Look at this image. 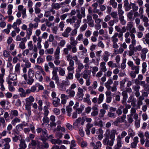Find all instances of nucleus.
Returning <instances> with one entry per match:
<instances>
[{
	"mask_svg": "<svg viewBox=\"0 0 149 149\" xmlns=\"http://www.w3.org/2000/svg\"><path fill=\"white\" fill-rule=\"evenodd\" d=\"M117 131L116 130H112L110 131L109 129L106 130L105 132L106 136H108L110 139H112L115 140V134H117Z\"/></svg>",
	"mask_w": 149,
	"mask_h": 149,
	"instance_id": "nucleus-1",
	"label": "nucleus"
},
{
	"mask_svg": "<svg viewBox=\"0 0 149 149\" xmlns=\"http://www.w3.org/2000/svg\"><path fill=\"white\" fill-rule=\"evenodd\" d=\"M114 141L112 139H110L109 136H107L103 139L102 142L104 145L112 146Z\"/></svg>",
	"mask_w": 149,
	"mask_h": 149,
	"instance_id": "nucleus-2",
	"label": "nucleus"
},
{
	"mask_svg": "<svg viewBox=\"0 0 149 149\" xmlns=\"http://www.w3.org/2000/svg\"><path fill=\"white\" fill-rule=\"evenodd\" d=\"M18 11H20L22 14L23 18H26L27 16L26 13V9L22 5H19L17 7Z\"/></svg>",
	"mask_w": 149,
	"mask_h": 149,
	"instance_id": "nucleus-3",
	"label": "nucleus"
},
{
	"mask_svg": "<svg viewBox=\"0 0 149 149\" xmlns=\"http://www.w3.org/2000/svg\"><path fill=\"white\" fill-rule=\"evenodd\" d=\"M83 92V90L80 87L78 88V92L77 94V98L79 100H81L82 99L84 95Z\"/></svg>",
	"mask_w": 149,
	"mask_h": 149,
	"instance_id": "nucleus-4",
	"label": "nucleus"
},
{
	"mask_svg": "<svg viewBox=\"0 0 149 149\" xmlns=\"http://www.w3.org/2000/svg\"><path fill=\"white\" fill-rule=\"evenodd\" d=\"M58 71H52V79L55 81V83L58 84L59 83V79L57 74Z\"/></svg>",
	"mask_w": 149,
	"mask_h": 149,
	"instance_id": "nucleus-5",
	"label": "nucleus"
},
{
	"mask_svg": "<svg viewBox=\"0 0 149 149\" xmlns=\"http://www.w3.org/2000/svg\"><path fill=\"white\" fill-rule=\"evenodd\" d=\"M85 117H84L82 118H79L76 120L74 123V125L77 126L79 124L83 125L84 124L85 121Z\"/></svg>",
	"mask_w": 149,
	"mask_h": 149,
	"instance_id": "nucleus-6",
	"label": "nucleus"
},
{
	"mask_svg": "<svg viewBox=\"0 0 149 149\" xmlns=\"http://www.w3.org/2000/svg\"><path fill=\"white\" fill-rule=\"evenodd\" d=\"M82 77L85 79L90 78L91 72L90 70L88 69H85L82 72Z\"/></svg>",
	"mask_w": 149,
	"mask_h": 149,
	"instance_id": "nucleus-7",
	"label": "nucleus"
},
{
	"mask_svg": "<svg viewBox=\"0 0 149 149\" xmlns=\"http://www.w3.org/2000/svg\"><path fill=\"white\" fill-rule=\"evenodd\" d=\"M136 109L132 107L130 110V116L133 117V118L135 120L138 119V114L136 113Z\"/></svg>",
	"mask_w": 149,
	"mask_h": 149,
	"instance_id": "nucleus-8",
	"label": "nucleus"
},
{
	"mask_svg": "<svg viewBox=\"0 0 149 149\" xmlns=\"http://www.w3.org/2000/svg\"><path fill=\"white\" fill-rule=\"evenodd\" d=\"M66 92L68 97L69 98L73 97L75 94L74 91L69 88L66 90Z\"/></svg>",
	"mask_w": 149,
	"mask_h": 149,
	"instance_id": "nucleus-9",
	"label": "nucleus"
},
{
	"mask_svg": "<svg viewBox=\"0 0 149 149\" xmlns=\"http://www.w3.org/2000/svg\"><path fill=\"white\" fill-rule=\"evenodd\" d=\"M141 19H142V21L144 22L143 25L145 27H147L149 25L148 22L149 19L148 17L146 16H144L142 15L140 17Z\"/></svg>",
	"mask_w": 149,
	"mask_h": 149,
	"instance_id": "nucleus-10",
	"label": "nucleus"
},
{
	"mask_svg": "<svg viewBox=\"0 0 149 149\" xmlns=\"http://www.w3.org/2000/svg\"><path fill=\"white\" fill-rule=\"evenodd\" d=\"M122 4L121 3H119L118 5V15L119 17H124L123 14L124 13V12L122 9Z\"/></svg>",
	"mask_w": 149,
	"mask_h": 149,
	"instance_id": "nucleus-11",
	"label": "nucleus"
},
{
	"mask_svg": "<svg viewBox=\"0 0 149 149\" xmlns=\"http://www.w3.org/2000/svg\"><path fill=\"white\" fill-rule=\"evenodd\" d=\"M47 130L45 129H43V130L40 135V139L41 140H43L45 139L46 137L48 135Z\"/></svg>",
	"mask_w": 149,
	"mask_h": 149,
	"instance_id": "nucleus-12",
	"label": "nucleus"
},
{
	"mask_svg": "<svg viewBox=\"0 0 149 149\" xmlns=\"http://www.w3.org/2000/svg\"><path fill=\"white\" fill-rule=\"evenodd\" d=\"M10 115L11 118L12 119L14 117H17L19 115V113L18 111L16 110L12 109L10 111Z\"/></svg>",
	"mask_w": 149,
	"mask_h": 149,
	"instance_id": "nucleus-13",
	"label": "nucleus"
},
{
	"mask_svg": "<svg viewBox=\"0 0 149 149\" xmlns=\"http://www.w3.org/2000/svg\"><path fill=\"white\" fill-rule=\"evenodd\" d=\"M11 140L10 138H6L1 139L0 141V147H1L3 144H9L11 142Z\"/></svg>",
	"mask_w": 149,
	"mask_h": 149,
	"instance_id": "nucleus-14",
	"label": "nucleus"
},
{
	"mask_svg": "<svg viewBox=\"0 0 149 149\" xmlns=\"http://www.w3.org/2000/svg\"><path fill=\"white\" fill-rule=\"evenodd\" d=\"M17 74L16 73H10L8 78H7L6 79H9V80L12 81H16L17 80Z\"/></svg>",
	"mask_w": 149,
	"mask_h": 149,
	"instance_id": "nucleus-15",
	"label": "nucleus"
},
{
	"mask_svg": "<svg viewBox=\"0 0 149 149\" xmlns=\"http://www.w3.org/2000/svg\"><path fill=\"white\" fill-rule=\"evenodd\" d=\"M90 145L92 147H93V149H99V148H100L102 146V143L100 141H97L95 145L94 142L91 143Z\"/></svg>",
	"mask_w": 149,
	"mask_h": 149,
	"instance_id": "nucleus-16",
	"label": "nucleus"
},
{
	"mask_svg": "<svg viewBox=\"0 0 149 149\" xmlns=\"http://www.w3.org/2000/svg\"><path fill=\"white\" fill-rule=\"evenodd\" d=\"M117 144L116 145L114 146V149H119L122 147V139L116 138Z\"/></svg>",
	"mask_w": 149,
	"mask_h": 149,
	"instance_id": "nucleus-17",
	"label": "nucleus"
},
{
	"mask_svg": "<svg viewBox=\"0 0 149 149\" xmlns=\"http://www.w3.org/2000/svg\"><path fill=\"white\" fill-rule=\"evenodd\" d=\"M35 100L33 97L31 95L29 97L25 99V104H31Z\"/></svg>",
	"mask_w": 149,
	"mask_h": 149,
	"instance_id": "nucleus-18",
	"label": "nucleus"
},
{
	"mask_svg": "<svg viewBox=\"0 0 149 149\" xmlns=\"http://www.w3.org/2000/svg\"><path fill=\"white\" fill-rule=\"evenodd\" d=\"M138 136L140 138V142L141 144L142 145H143L145 142L144 134L142 132H139L138 133Z\"/></svg>",
	"mask_w": 149,
	"mask_h": 149,
	"instance_id": "nucleus-19",
	"label": "nucleus"
},
{
	"mask_svg": "<svg viewBox=\"0 0 149 149\" xmlns=\"http://www.w3.org/2000/svg\"><path fill=\"white\" fill-rule=\"evenodd\" d=\"M21 68L20 64L19 63H17L15 65V73L18 74H20L21 72Z\"/></svg>",
	"mask_w": 149,
	"mask_h": 149,
	"instance_id": "nucleus-20",
	"label": "nucleus"
},
{
	"mask_svg": "<svg viewBox=\"0 0 149 149\" xmlns=\"http://www.w3.org/2000/svg\"><path fill=\"white\" fill-rule=\"evenodd\" d=\"M36 79L39 81L41 82L43 80V77L40 72L37 71L36 72L35 74Z\"/></svg>",
	"mask_w": 149,
	"mask_h": 149,
	"instance_id": "nucleus-21",
	"label": "nucleus"
},
{
	"mask_svg": "<svg viewBox=\"0 0 149 149\" xmlns=\"http://www.w3.org/2000/svg\"><path fill=\"white\" fill-rule=\"evenodd\" d=\"M63 2L56 3H52L51 6L53 8L56 10H58L61 8V5H63Z\"/></svg>",
	"mask_w": 149,
	"mask_h": 149,
	"instance_id": "nucleus-22",
	"label": "nucleus"
},
{
	"mask_svg": "<svg viewBox=\"0 0 149 149\" xmlns=\"http://www.w3.org/2000/svg\"><path fill=\"white\" fill-rule=\"evenodd\" d=\"M77 67L76 69V72H81V70L84 68V66L82 63L80 62L77 63Z\"/></svg>",
	"mask_w": 149,
	"mask_h": 149,
	"instance_id": "nucleus-23",
	"label": "nucleus"
},
{
	"mask_svg": "<svg viewBox=\"0 0 149 149\" xmlns=\"http://www.w3.org/2000/svg\"><path fill=\"white\" fill-rule=\"evenodd\" d=\"M32 29L29 27V28L26 30V38H27L28 39H30V37L32 34Z\"/></svg>",
	"mask_w": 149,
	"mask_h": 149,
	"instance_id": "nucleus-24",
	"label": "nucleus"
},
{
	"mask_svg": "<svg viewBox=\"0 0 149 149\" xmlns=\"http://www.w3.org/2000/svg\"><path fill=\"white\" fill-rule=\"evenodd\" d=\"M52 100L53 101L52 104L54 107H57L60 105V100L59 98H56V99Z\"/></svg>",
	"mask_w": 149,
	"mask_h": 149,
	"instance_id": "nucleus-25",
	"label": "nucleus"
},
{
	"mask_svg": "<svg viewBox=\"0 0 149 149\" xmlns=\"http://www.w3.org/2000/svg\"><path fill=\"white\" fill-rule=\"evenodd\" d=\"M6 81L8 85V88L10 91H15V88L12 85V82L9 79H6Z\"/></svg>",
	"mask_w": 149,
	"mask_h": 149,
	"instance_id": "nucleus-26",
	"label": "nucleus"
},
{
	"mask_svg": "<svg viewBox=\"0 0 149 149\" xmlns=\"http://www.w3.org/2000/svg\"><path fill=\"white\" fill-rule=\"evenodd\" d=\"M18 92L20 93L19 95L20 96L22 97H26L25 91L22 88H19L18 89Z\"/></svg>",
	"mask_w": 149,
	"mask_h": 149,
	"instance_id": "nucleus-27",
	"label": "nucleus"
},
{
	"mask_svg": "<svg viewBox=\"0 0 149 149\" xmlns=\"http://www.w3.org/2000/svg\"><path fill=\"white\" fill-rule=\"evenodd\" d=\"M26 146L24 140H21L19 144V148L18 149H26Z\"/></svg>",
	"mask_w": 149,
	"mask_h": 149,
	"instance_id": "nucleus-28",
	"label": "nucleus"
},
{
	"mask_svg": "<svg viewBox=\"0 0 149 149\" xmlns=\"http://www.w3.org/2000/svg\"><path fill=\"white\" fill-rule=\"evenodd\" d=\"M74 63L69 64V66L67 67L68 72L74 73Z\"/></svg>",
	"mask_w": 149,
	"mask_h": 149,
	"instance_id": "nucleus-29",
	"label": "nucleus"
},
{
	"mask_svg": "<svg viewBox=\"0 0 149 149\" xmlns=\"http://www.w3.org/2000/svg\"><path fill=\"white\" fill-rule=\"evenodd\" d=\"M46 139L43 140H41L42 141V145H39V147L41 148H49V145L48 143L46 142Z\"/></svg>",
	"mask_w": 149,
	"mask_h": 149,
	"instance_id": "nucleus-30",
	"label": "nucleus"
},
{
	"mask_svg": "<svg viewBox=\"0 0 149 149\" xmlns=\"http://www.w3.org/2000/svg\"><path fill=\"white\" fill-rule=\"evenodd\" d=\"M31 104H25V110L27 111L28 115L30 116L31 113Z\"/></svg>",
	"mask_w": 149,
	"mask_h": 149,
	"instance_id": "nucleus-31",
	"label": "nucleus"
},
{
	"mask_svg": "<svg viewBox=\"0 0 149 149\" xmlns=\"http://www.w3.org/2000/svg\"><path fill=\"white\" fill-rule=\"evenodd\" d=\"M90 95L88 94L86 95V97L84 99L83 101L84 102H87L89 105H91V102L90 99Z\"/></svg>",
	"mask_w": 149,
	"mask_h": 149,
	"instance_id": "nucleus-32",
	"label": "nucleus"
},
{
	"mask_svg": "<svg viewBox=\"0 0 149 149\" xmlns=\"http://www.w3.org/2000/svg\"><path fill=\"white\" fill-rule=\"evenodd\" d=\"M12 138L13 141L15 142H17L19 140L20 141L21 140H22L21 135L17 136L15 134H14V136Z\"/></svg>",
	"mask_w": 149,
	"mask_h": 149,
	"instance_id": "nucleus-33",
	"label": "nucleus"
},
{
	"mask_svg": "<svg viewBox=\"0 0 149 149\" xmlns=\"http://www.w3.org/2000/svg\"><path fill=\"white\" fill-rule=\"evenodd\" d=\"M127 61V59L126 58H123L122 61V63L120 65V68L122 70L125 69L126 67V63Z\"/></svg>",
	"mask_w": 149,
	"mask_h": 149,
	"instance_id": "nucleus-34",
	"label": "nucleus"
},
{
	"mask_svg": "<svg viewBox=\"0 0 149 149\" xmlns=\"http://www.w3.org/2000/svg\"><path fill=\"white\" fill-rule=\"evenodd\" d=\"M77 17L75 16L72 17L71 18L68 19L66 20V22L67 23H70L71 24L75 22V21L77 20Z\"/></svg>",
	"mask_w": 149,
	"mask_h": 149,
	"instance_id": "nucleus-35",
	"label": "nucleus"
},
{
	"mask_svg": "<svg viewBox=\"0 0 149 149\" xmlns=\"http://www.w3.org/2000/svg\"><path fill=\"white\" fill-rule=\"evenodd\" d=\"M21 121V120L19 118L16 117L14 118L11 121V123L15 126L17 123H19Z\"/></svg>",
	"mask_w": 149,
	"mask_h": 149,
	"instance_id": "nucleus-36",
	"label": "nucleus"
},
{
	"mask_svg": "<svg viewBox=\"0 0 149 149\" xmlns=\"http://www.w3.org/2000/svg\"><path fill=\"white\" fill-rule=\"evenodd\" d=\"M38 144V146H39L40 144L37 141V142L35 140H32L31 142L29 143L28 146V148H31V146H35L37 144Z\"/></svg>",
	"mask_w": 149,
	"mask_h": 149,
	"instance_id": "nucleus-37",
	"label": "nucleus"
},
{
	"mask_svg": "<svg viewBox=\"0 0 149 149\" xmlns=\"http://www.w3.org/2000/svg\"><path fill=\"white\" fill-rule=\"evenodd\" d=\"M127 134V133L126 132L123 131L120 134H119L117 136V137L120 139H122L125 136H126Z\"/></svg>",
	"mask_w": 149,
	"mask_h": 149,
	"instance_id": "nucleus-38",
	"label": "nucleus"
},
{
	"mask_svg": "<svg viewBox=\"0 0 149 149\" xmlns=\"http://www.w3.org/2000/svg\"><path fill=\"white\" fill-rule=\"evenodd\" d=\"M126 115L125 114H123L122 116L118 117L117 120H118L119 123H123L125 120Z\"/></svg>",
	"mask_w": 149,
	"mask_h": 149,
	"instance_id": "nucleus-39",
	"label": "nucleus"
},
{
	"mask_svg": "<svg viewBox=\"0 0 149 149\" xmlns=\"http://www.w3.org/2000/svg\"><path fill=\"white\" fill-rule=\"evenodd\" d=\"M106 63L104 62H102L100 64L101 69L102 71L105 72L107 71V69L105 66Z\"/></svg>",
	"mask_w": 149,
	"mask_h": 149,
	"instance_id": "nucleus-40",
	"label": "nucleus"
},
{
	"mask_svg": "<svg viewBox=\"0 0 149 149\" xmlns=\"http://www.w3.org/2000/svg\"><path fill=\"white\" fill-rule=\"evenodd\" d=\"M48 65L51 68H53L52 71L58 70V68L56 67H55L54 63L52 62H49L48 63Z\"/></svg>",
	"mask_w": 149,
	"mask_h": 149,
	"instance_id": "nucleus-41",
	"label": "nucleus"
},
{
	"mask_svg": "<svg viewBox=\"0 0 149 149\" xmlns=\"http://www.w3.org/2000/svg\"><path fill=\"white\" fill-rule=\"evenodd\" d=\"M109 3V5L112 6L113 8H116L117 7V3L115 0H110Z\"/></svg>",
	"mask_w": 149,
	"mask_h": 149,
	"instance_id": "nucleus-42",
	"label": "nucleus"
},
{
	"mask_svg": "<svg viewBox=\"0 0 149 149\" xmlns=\"http://www.w3.org/2000/svg\"><path fill=\"white\" fill-rule=\"evenodd\" d=\"M15 40L17 41H21L26 42L27 39L26 37L22 38L20 36L17 35L16 37Z\"/></svg>",
	"mask_w": 149,
	"mask_h": 149,
	"instance_id": "nucleus-43",
	"label": "nucleus"
},
{
	"mask_svg": "<svg viewBox=\"0 0 149 149\" xmlns=\"http://www.w3.org/2000/svg\"><path fill=\"white\" fill-rule=\"evenodd\" d=\"M28 75L29 78H32L34 75V72L31 68L29 69L28 71Z\"/></svg>",
	"mask_w": 149,
	"mask_h": 149,
	"instance_id": "nucleus-44",
	"label": "nucleus"
},
{
	"mask_svg": "<svg viewBox=\"0 0 149 149\" xmlns=\"http://www.w3.org/2000/svg\"><path fill=\"white\" fill-rule=\"evenodd\" d=\"M18 25L15 22L13 25H12V27L15 29V30L16 31V32L18 33L20 31V29L19 26H17Z\"/></svg>",
	"mask_w": 149,
	"mask_h": 149,
	"instance_id": "nucleus-45",
	"label": "nucleus"
},
{
	"mask_svg": "<svg viewBox=\"0 0 149 149\" xmlns=\"http://www.w3.org/2000/svg\"><path fill=\"white\" fill-rule=\"evenodd\" d=\"M130 36L132 39V44L135 46L136 45V40L135 39V36L134 34L131 33L130 34Z\"/></svg>",
	"mask_w": 149,
	"mask_h": 149,
	"instance_id": "nucleus-46",
	"label": "nucleus"
},
{
	"mask_svg": "<svg viewBox=\"0 0 149 149\" xmlns=\"http://www.w3.org/2000/svg\"><path fill=\"white\" fill-rule=\"evenodd\" d=\"M67 60L69 62V64L74 63V61L72 59V56L70 54H68L66 56Z\"/></svg>",
	"mask_w": 149,
	"mask_h": 149,
	"instance_id": "nucleus-47",
	"label": "nucleus"
},
{
	"mask_svg": "<svg viewBox=\"0 0 149 149\" xmlns=\"http://www.w3.org/2000/svg\"><path fill=\"white\" fill-rule=\"evenodd\" d=\"M104 98V95L103 94H100L97 101V104H99L101 103L103 100Z\"/></svg>",
	"mask_w": 149,
	"mask_h": 149,
	"instance_id": "nucleus-48",
	"label": "nucleus"
},
{
	"mask_svg": "<svg viewBox=\"0 0 149 149\" xmlns=\"http://www.w3.org/2000/svg\"><path fill=\"white\" fill-rule=\"evenodd\" d=\"M142 72L144 74L147 70V64L145 62H143L142 64Z\"/></svg>",
	"mask_w": 149,
	"mask_h": 149,
	"instance_id": "nucleus-49",
	"label": "nucleus"
},
{
	"mask_svg": "<svg viewBox=\"0 0 149 149\" xmlns=\"http://www.w3.org/2000/svg\"><path fill=\"white\" fill-rule=\"evenodd\" d=\"M54 51V48H51L49 49H47L45 51V52L46 54H52L53 53Z\"/></svg>",
	"mask_w": 149,
	"mask_h": 149,
	"instance_id": "nucleus-50",
	"label": "nucleus"
},
{
	"mask_svg": "<svg viewBox=\"0 0 149 149\" xmlns=\"http://www.w3.org/2000/svg\"><path fill=\"white\" fill-rule=\"evenodd\" d=\"M128 135L130 137H133L135 135V133L134 132L133 130L131 128H129L128 130Z\"/></svg>",
	"mask_w": 149,
	"mask_h": 149,
	"instance_id": "nucleus-51",
	"label": "nucleus"
},
{
	"mask_svg": "<svg viewBox=\"0 0 149 149\" xmlns=\"http://www.w3.org/2000/svg\"><path fill=\"white\" fill-rule=\"evenodd\" d=\"M144 99V97L142 96H140L139 97L137 102V104L138 106H140L142 104V101Z\"/></svg>",
	"mask_w": 149,
	"mask_h": 149,
	"instance_id": "nucleus-52",
	"label": "nucleus"
},
{
	"mask_svg": "<svg viewBox=\"0 0 149 149\" xmlns=\"http://www.w3.org/2000/svg\"><path fill=\"white\" fill-rule=\"evenodd\" d=\"M79 49L80 50H82V52L85 54L86 53L87 51V49L84 47L82 44H81L79 45Z\"/></svg>",
	"mask_w": 149,
	"mask_h": 149,
	"instance_id": "nucleus-53",
	"label": "nucleus"
},
{
	"mask_svg": "<svg viewBox=\"0 0 149 149\" xmlns=\"http://www.w3.org/2000/svg\"><path fill=\"white\" fill-rule=\"evenodd\" d=\"M124 108L123 106L121 105L118 108V109L116 110V112L118 116L121 115L122 113V109Z\"/></svg>",
	"mask_w": 149,
	"mask_h": 149,
	"instance_id": "nucleus-54",
	"label": "nucleus"
},
{
	"mask_svg": "<svg viewBox=\"0 0 149 149\" xmlns=\"http://www.w3.org/2000/svg\"><path fill=\"white\" fill-rule=\"evenodd\" d=\"M74 73L68 72V75L66 77L67 80H72L73 78V74Z\"/></svg>",
	"mask_w": 149,
	"mask_h": 149,
	"instance_id": "nucleus-55",
	"label": "nucleus"
},
{
	"mask_svg": "<svg viewBox=\"0 0 149 149\" xmlns=\"http://www.w3.org/2000/svg\"><path fill=\"white\" fill-rule=\"evenodd\" d=\"M132 69L133 70H134V72H136V74H138L139 73V65H134L132 68Z\"/></svg>",
	"mask_w": 149,
	"mask_h": 149,
	"instance_id": "nucleus-56",
	"label": "nucleus"
},
{
	"mask_svg": "<svg viewBox=\"0 0 149 149\" xmlns=\"http://www.w3.org/2000/svg\"><path fill=\"white\" fill-rule=\"evenodd\" d=\"M117 33H114L111 38V40L113 42H116L118 41V39L117 38Z\"/></svg>",
	"mask_w": 149,
	"mask_h": 149,
	"instance_id": "nucleus-57",
	"label": "nucleus"
},
{
	"mask_svg": "<svg viewBox=\"0 0 149 149\" xmlns=\"http://www.w3.org/2000/svg\"><path fill=\"white\" fill-rule=\"evenodd\" d=\"M58 72L60 75L61 76H64L65 74V71L63 68L59 67L58 70Z\"/></svg>",
	"mask_w": 149,
	"mask_h": 149,
	"instance_id": "nucleus-58",
	"label": "nucleus"
},
{
	"mask_svg": "<svg viewBox=\"0 0 149 149\" xmlns=\"http://www.w3.org/2000/svg\"><path fill=\"white\" fill-rule=\"evenodd\" d=\"M81 22V19H78L76 22L74 26V27L75 29H77L80 26V24Z\"/></svg>",
	"mask_w": 149,
	"mask_h": 149,
	"instance_id": "nucleus-59",
	"label": "nucleus"
},
{
	"mask_svg": "<svg viewBox=\"0 0 149 149\" xmlns=\"http://www.w3.org/2000/svg\"><path fill=\"white\" fill-rule=\"evenodd\" d=\"M10 53L9 51L6 50L3 51V56L5 58H8L10 56Z\"/></svg>",
	"mask_w": 149,
	"mask_h": 149,
	"instance_id": "nucleus-60",
	"label": "nucleus"
},
{
	"mask_svg": "<svg viewBox=\"0 0 149 149\" xmlns=\"http://www.w3.org/2000/svg\"><path fill=\"white\" fill-rule=\"evenodd\" d=\"M43 123L42 125L44 124H48L49 121V118L46 116H44L42 119Z\"/></svg>",
	"mask_w": 149,
	"mask_h": 149,
	"instance_id": "nucleus-61",
	"label": "nucleus"
},
{
	"mask_svg": "<svg viewBox=\"0 0 149 149\" xmlns=\"http://www.w3.org/2000/svg\"><path fill=\"white\" fill-rule=\"evenodd\" d=\"M100 113L99 114V117L101 118L104 117V115L106 113V111L104 109H101L100 110Z\"/></svg>",
	"mask_w": 149,
	"mask_h": 149,
	"instance_id": "nucleus-62",
	"label": "nucleus"
},
{
	"mask_svg": "<svg viewBox=\"0 0 149 149\" xmlns=\"http://www.w3.org/2000/svg\"><path fill=\"white\" fill-rule=\"evenodd\" d=\"M127 119L128 122L130 124L132 123L134 121L132 117L130 114L127 115Z\"/></svg>",
	"mask_w": 149,
	"mask_h": 149,
	"instance_id": "nucleus-63",
	"label": "nucleus"
},
{
	"mask_svg": "<svg viewBox=\"0 0 149 149\" xmlns=\"http://www.w3.org/2000/svg\"><path fill=\"white\" fill-rule=\"evenodd\" d=\"M107 116L110 118H115L116 117L115 113L111 111H109L107 113Z\"/></svg>",
	"mask_w": 149,
	"mask_h": 149,
	"instance_id": "nucleus-64",
	"label": "nucleus"
}]
</instances>
